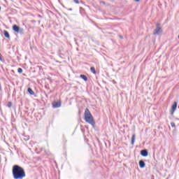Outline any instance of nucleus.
Instances as JSON below:
<instances>
[{
	"instance_id": "f257e3e1",
	"label": "nucleus",
	"mask_w": 179,
	"mask_h": 179,
	"mask_svg": "<svg viewBox=\"0 0 179 179\" xmlns=\"http://www.w3.org/2000/svg\"><path fill=\"white\" fill-rule=\"evenodd\" d=\"M12 173L14 179H24L26 177L24 169L19 165H14L13 166Z\"/></svg>"
},
{
	"instance_id": "f03ea898",
	"label": "nucleus",
	"mask_w": 179,
	"mask_h": 179,
	"mask_svg": "<svg viewBox=\"0 0 179 179\" xmlns=\"http://www.w3.org/2000/svg\"><path fill=\"white\" fill-rule=\"evenodd\" d=\"M84 115H85V121H86L88 124H90V125L95 127L96 122H94L93 115H92V113H90V110H89V108L85 109Z\"/></svg>"
},
{
	"instance_id": "7ed1b4c3",
	"label": "nucleus",
	"mask_w": 179,
	"mask_h": 179,
	"mask_svg": "<svg viewBox=\"0 0 179 179\" xmlns=\"http://www.w3.org/2000/svg\"><path fill=\"white\" fill-rule=\"evenodd\" d=\"M13 30L15 33H19L20 34H23V33L24 31L22 28H20V27H19V26H17L16 24H14L13 26Z\"/></svg>"
},
{
	"instance_id": "20e7f679",
	"label": "nucleus",
	"mask_w": 179,
	"mask_h": 179,
	"mask_svg": "<svg viewBox=\"0 0 179 179\" xmlns=\"http://www.w3.org/2000/svg\"><path fill=\"white\" fill-rule=\"evenodd\" d=\"M162 28L160 27V24H157V28L154 30L153 34L154 36H159L160 33H162Z\"/></svg>"
},
{
	"instance_id": "39448f33",
	"label": "nucleus",
	"mask_w": 179,
	"mask_h": 179,
	"mask_svg": "<svg viewBox=\"0 0 179 179\" xmlns=\"http://www.w3.org/2000/svg\"><path fill=\"white\" fill-rule=\"evenodd\" d=\"M177 106H178V103L177 101H174L173 104L171 106V115H174V113L176 112V110H177Z\"/></svg>"
},
{
	"instance_id": "423d86ee",
	"label": "nucleus",
	"mask_w": 179,
	"mask_h": 179,
	"mask_svg": "<svg viewBox=\"0 0 179 179\" xmlns=\"http://www.w3.org/2000/svg\"><path fill=\"white\" fill-rule=\"evenodd\" d=\"M52 106L53 108H59V107L62 106L61 101L52 102Z\"/></svg>"
},
{
	"instance_id": "0eeeda50",
	"label": "nucleus",
	"mask_w": 179,
	"mask_h": 179,
	"mask_svg": "<svg viewBox=\"0 0 179 179\" xmlns=\"http://www.w3.org/2000/svg\"><path fill=\"white\" fill-rule=\"evenodd\" d=\"M141 155L143 156V157H148L149 152H148V150H142L141 151Z\"/></svg>"
},
{
	"instance_id": "6e6552de",
	"label": "nucleus",
	"mask_w": 179,
	"mask_h": 179,
	"mask_svg": "<svg viewBox=\"0 0 179 179\" xmlns=\"http://www.w3.org/2000/svg\"><path fill=\"white\" fill-rule=\"evenodd\" d=\"M138 164L141 169H145V166H146V164L143 160H140Z\"/></svg>"
},
{
	"instance_id": "1a4fd4ad",
	"label": "nucleus",
	"mask_w": 179,
	"mask_h": 179,
	"mask_svg": "<svg viewBox=\"0 0 179 179\" xmlns=\"http://www.w3.org/2000/svg\"><path fill=\"white\" fill-rule=\"evenodd\" d=\"M136 138V136L135 134H133L131 136V145H134Z\"/></svg>"
},
{
	"instance_id": "9d476101",
	"label": "nucleus",
	"mask_w": 179,
	"mask_h": 179,
	"mask_svg": "<svg viewBox=\"0 0 179 179\" xmlns=\"http://www.w3.org/2000/svg\"><path fill=\"white\" fill-rule=\"evenodd\" d=\"M4 37L6 38H10V35H9V32H8V31H4Z\"/></svg>"
},
{
	"instance_id": "9b49d317",
	"label": "nucleus",
	"mask_w": 179,
	"mask_h": 179,
	"mask_svg": "<svg viewBox=\"0 0 179 179\" xmlns=\"http://www.w3.org/2000/svg\"><path fill=\"white\" fill-rule=\"evenodd\" d=\"M27 92H28V93H29V94H31L32 96L34 95V91H33V90L31 88L29 87L27 90Z\"/></svg>"
},
{
	"instance_id": "f8f14e48",
	"label": "nucleus",
	"mask_w": 179,
	"mask_h": 179,
	"mask_svg": "<svg viewBox=\"0 0 179 179\" xmlns=\"http://www.w3.org/2000/svg\"><path fill=\"white\" fill-rule=\"evenodd\" d=\"M80 78H81V79H83V80H85V82H87V77L85 75H80Z\"/></svg>"
},
{
	"instance_id": "ddd939ff",
	"label": "nucleus",
	"mask_w": 179,
	"mask_h": 179,
	"mask_svg": "<svg viewBox=\"0 0 179 179\" xmlns=\"http://www.w3.org/2000/svg\"><path fill=\"white\" fill-rule=\"evenodd\" d=\"M90 71L92 73H94V75H96V69L94 67H91L90 68Z\"/></svg>"
},
{
	"instance_id": "4468645a",
	"label": "nucleus",
	"mask_w": 179,
	"mask_h": 179,
	"mask_svg": "<svg viewBox=\"0 0 179 179\" xmlns=\"http://www.w3.org/2000/svg\"><path fill=\"white\" fill-rule=\"evenodd\" d=\"M17 72H18V73H22L23 69L22 68H18L17 69Z\"/></svg>"
},
{
	"instance_id": "2eb2a0df",
	"label": "nucleus",
	"mask_w": 179,
	"mask_h": 179,
	"mask_svg": "<svg viewBox=\"0 0 179 179\" xmlns=\"http://www.w3.org/2000/svg\"><path fill=\"white\" fill-rule=\"evenodd\" d=\"M7 107H8V108H10V107H12V102H8L7 104Z\"/></svg>"
},
{
	"instance_id": "dca6fc26",
	"label": "nucleus",
	"mask_w": 179,
	"mask_h": 179,
	"mask_svg": "<svg viewBox=\"0 0 179 179\" xmlns=\"http://www.w3.org/2000/svg\"><path fill=\"white\" fill-rule=\"evenodd\" d=\"M171 125L172 128H176V123L171 122Z\"/></svg>"
},
{
	"instance_id": "f3484780",
	"label": "nucleus",
	"mask_w": 179,
	"mask_h": 179,
	"mask_svg": "<svg viewBox=\"0 0 179 179\" xmlns=\"http://www.w3.org/2000/svg\"><path fill=\"white\" fill-rule=\"evenodd\" d=\"M73 2H75V3L79 4V0H73Z\"/></svg>"
},
{
	"instance_id": "a211bd4d",
	"label": "nucleus",
	"mask_w": 179,
	"mask_h": 179,
	"mask_svg": "<svg viewBox=\"0 0 179 179\" xmlns=\"http://www.w3.org/2000/svg\"><path fill=\"white\" fill-rule=\"evenodd\" d=\"M0 61H1V62L3 61V59H2V55L0 53Z\"/></svg>"
},
{
	"instance_id": "6ab92c4d",
	"label": "nucleus",
	"mask_w": 179,
	"mask_h": 179,
	"mask_svg": "<svg viewBox=\"0 0 179 179\" xmlns=\"http://www.w3.org/2000/svg\"><path fill=\"white\" fill-rule=\"evenodd\" d=\"M136 2H139L140 0H134Z\"/></svg>"
},
{
	"instance_id": "aec40b11",
	"label": "nucleus",
	"mask_w": 179,
	"mask_h": 179,
	"mask_svg": "<svg viewBox=\"0 0 179 179\" xmlns=\"http://www.w3.org/2000/svg\"><path fill=\"white\" fill-rule=\"evenodd\" d=\"M38 17H41V15H38Z\"/></svg>"
},
{
	"instance_id": "412c9836",
	"label": "nucleus",
	"mask_w": 179,
	"mask_h": 179,
	"mask_svg": "<svg viewBox=\"0 0 179 179\" xmlns=\"http://www.w3.org/2000/svg\"><path fill=\"white\" fill-rule=\"evenodd\" d=\"M70 10H72V8H70Z\"/></svg>"
},
{
	"instance_id": "4be33fe9",
	"label": "nucleus",
	"mask_w": 179,
	"mask_h": 179,
	"mask_svg": "<svg viewBox=\"0 0 179 179\" xmlns=\"http://www.w3.org/2000/svg\"><path fill=\"white\" fill-rule=\"evenodd\" d=\"M0 10H1V6H0Z\"/></svg>"
},
{
	"instance_id": "5701e85b",
	"label": "nucleus",
	"mask_w": 179,
	"mask_h": 179,
	"mask_svg": "<svg viewBox=\"0 0 179 179\" xmlns=\"http://www.w3.org/2000/svg\"><path fill=\"white\" fill-rule=\"evenodd\" d=\"M38 23H40V21H38Z\"/></svg>"
}]
</instances>
